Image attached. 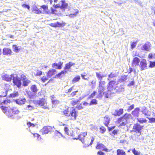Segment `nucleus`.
Here are the masks:
<instances>
[{
	"mask_svg": "<svg viewBox=\"0 0 155 155\" xmlns=\"http://www.w3.org/2000/svg\"><path fill=\"white\" fill-rule=\"evenodd\" d=\"M61 4L60 5V8L65 10L68 8V5L64 0H61Z\"/></svg>",
	"mask_w": 155,
	"mask_h": 155,
	"instance_id": "nucleus-26",
	"label": "nucleus"
},
{
	"mask_svg": "<svg viewBox=\"0 0 155 155\" xmlns=\"http://www.w3.org/2000/svg\"><path fill=\"white\" fill-rule=\"evenodd\" d=\"M140 62V59L138 58L137 57H134L133 58L132 61V66H137L139 65Z\"/></svg>",
	"mask_w": 155,
	"mask_h": 155,
	"instance_id": "nucleus-20",
	"label": "nucleus"
},
{
	"mask_svg": "<svg viewBox=\"0 0 155 155\" xmlns=\"http://www.w3.org/2000/svg\"><path fill=\"white\" fill-rule=\"evenodd\" d=\"M63 115L71 120H76L78 116V112L73 107H68L62 112Z\"/></svg>",
	"mask_w": 155,
	"mask_h": 155,
	"instance_id": "nucleus-2",
	"label": "nucleus"
},
{
	"mask_svg": "<svg viewBox=\"0 0 155 155\" xmlns=\"http://www.w3.org/2000/svg\"><path fill=\"white\" fill-rule=\"evenodd\" d=\"M19 111L16 107H13L9 109L7 113V115L9 117H12L14 115L18 114Z\"/></svg>",
	"mask_w": 155,
	"mask_h": 155,
	"instance_id": "nucleus-11",
	"label": "nucleus"
},
{
	"mask_svg": "<svg viewBox=\"0 0 155 155\" xmlns=\"http://www.w3.org/2000/svg\"><path fill=\"white\" fill-rule=\"evenodd\" d=\"M30 82V81L28 79L23 81V85L25 87L28 86Z\"/></svg>",
	"mask_w": 155,
	"mask_h": 155,
	"instance_id": "nucleus-39",
	"label": "nucleus"
},
{
	"mask_svg": "<svg viewBox=\"0 0 155 155\" xmlns=\"http://www.w3.org/2000/svg\"><path fill=\"white\" fill-rule=\"evenodd\" d=\"M106 82L105 81H102L100 80L99 82V85L105 86Z\"/></svg>",
	"mask_w": 155,
	"mask_h": 155,
	"instance_id": "nucleus-58",
	"label": "nucleus"
},
{
	"mask_svg": "<svg viewBox=\"0 0 155 155\" xmlns=\"http://www.w3.org/2000/svg\"><path fill=\"white\" fill-rule=\"evenodd\" d=\"M138 41H133L131 42L130 48L133 49L136 47Z\"/></svg>",
	"mask_w": 155,
	"mask_h": 155,
	"instance_id": "nucleus-40",
	"label": "nucleus"
},
{
	"mask_svg": "<svg viewBox=\"0 0 155 155\" xmlns=\"http://www.w3.org/2000/svg\"><path fill=\"white\" fill-rule=\"evenodd\" d=\"M27 125L29 127H34L35 126V125L30 122H28L27 123Z\"/></svg>",
	"mask_w": 155,
	"mask_h": 155,
	"instance_id": "nucleus-60",
	"label": "nucleus"
},
{
	"mask_svg": "<svg viewBox=\"0 0 155 155\" xmlns=\"http://www.w3.org/2000/svg\"><path fill=\"white\" fill-rule=\"evenodd\" d=\"M30 89L31 91L34 93H37L38 91V89L35 84L31 85L30 87Z\"/></svg>",
	"mask_w": 155,
	"mask_h": 155,
	"instance_id": "nucleus-29",
	"label": "nucleus"
},
{
	"mask_svg": "<svg viewBox=\"0 0 155 155\" xmlns=\"http://www.w3.org/2000/svg\"><path fill=\"white\" fill-rule=\"evenodd\" d=\"M137 121L140 123H146L147 120L145 119L140 118L137 119Z\"/></svg>",
	"mask_w": 155,
	"mask_h": 155,
	"instance_id": "nucleus-47",
	"label": "nucleus"
},
{
	"mask_svg": "<svg viewBox=\"0 0 155 155\" xmlns=\"http://www.w3.org/2000/svg\"><path fill=\"white\" fill-rule=\"evenodd\" d=\"M33 103L35 105L42 106L44 109H48L49 107L47 105V101L45 98H40L38 100H34Z\"/></svg>",
	"mask_w": 155,
	"mask_h": 155,
	"instance_id": "nucleus-4",
	"label": "nucleus"
},
{
	"mask_svg": "<svg viewBox=\"0 0 155 155\" xmlns=\"http://www.w3.org/2000/svg\"><path fill=\"white\" fill-rule=\"evenodd\" d=\"M18 95L19 94L18 92L15 91L11 94L9 95V96L11 97H15L18 96Z\"/></svg>",
	"mask_w": 155,
	"mask_h": 155,
	"instance_id": "nucleus-38",
	"label": "nucleus"
},
{
	"mask_svg": "<svg viewBox=\"0 0 155 155\" xmlns=\"http://www.w3.org/2000/svg\"><path fill=\"white\" fill-rule=\"evenodd\" d=\"M57 12V10L55 8H53V7L50 8V11L48 10L47 12V14L48 15H51L56 13Z\"/></svg>",
	"mask_w": 155,
	"mask_h": 155,
	"instance_id": "nucleus-31",
	"label": "nucleus"
},
{
	"mask_svg": "<svg viewBox=\"0 0 155 155\" xmlns=\"http://www.w3.org/2000/svg\"><path fill=\"white\" fill-rule=\"evenodd\" d=\"M99 130L100 132L101 133H104L106 131V128L103 126H101L99 128Z\"/></svg>",
	"mask_w": 155,
	"mask_h": 155,
	"instance_id": "nucleus-53",
	"label": "nucleus"
},
{
	"mask_svg": "<svg viewBox=\"0 0 155 155\" xmlns=\"http://www.w3.org/2000/svg\"><path fill=\"white\" fill-rule=\"evenodd\" d=\"M63 62L61 61H60L58 64L57 63H54L52 64V66L53 68L56 67V68L57 69L60 70L61 69Z\"/></svg>",
	"mask_w": 155,
	"mask_h": 155,
	"instance_id": "nucleus-18",
	"label": "nucleus"
},
{
	"mask_svg": "<svg viewBox=\"0 0 155 155\" xmlns=\"http://www.w3.org/2000/svg\"><path fill=\"white\" fill-rule=\"evenodd\" d=\"M34 12L36 14H40L42 13V11L40 10L39 9L36 7L34 8L33 10Z\"/></svg>",
	"mask_w": 155,
	"mask_h": 155,
	"instance_id": "nucleus-43",
	"label": "nucleus"
},
{
	"mask_svg": "<svg viewBox=\"0 0 155 155\" xmlns=\"http://www.w3.org/2000/svg\"><path fill=\"white\" fill-rule=\"evenodd\" d=\"M131 117L130 114L126 113L124 115L118 118L117 122L120 124V126H124L127 123V120Z\"/></svg>",
	"mask_w": 155,
	"mask_h": 155,
	"instance_id": "nucleus-3",
	"label": "nucleus"
},
{
	"mask_svg": "<svg viewBox=\"0 0 155 155\" xmlns=\"http://www.w3.org/2000/svg\"><path fill=\"white\" fill-rule=\"evenodd\" d=\"M64 130L67 134L72 137L73 139H79L82 142L85 139V137L87 134V132L85 131L79 134L80 133L79 129L78 128H70L69 129L68 127H64Z\"/></svg>",
	"mask_w": 155,
	"mask_h": 155,
	"instance_id": "nucleus-1",
	"label": "nucleus"
},
{
	"mask_svg": "<svg viewBox=\"0 0 155 155\" xmlns=\"http://www.w3.org/2000/svg\"><path fill=\"white\" fill-rule=\"evenodd\" d=\"M141 112L146 117L150 116V112L145 107H143L142 109Z\"/></svg>",
	"mask_w": 155,
	"mask_h": 155,
	"instance_id": "nucleus-15",
	"label": "nucleus"
},
{
	"mask_svg": "<svg viewBox=\"0 0 155 155\" xmlns=\"http://www.w3.org/2000/svg\"><path fill=\"white\" fill-rule=\"evenodd\" d=\"M140 110V109L138 107L136 108L132 112V114L134 116L137 117L139 116Z\"/></svg>",
	"mask_w": 155,
	"mask_h": 155,
	"instance_id": "nucleus-27",
	"label": "nucleus"
},
{
	"mask_svg": "<svg viewBox=\"0 0 155 155\" xmlns=\"http://www.w3.org/2000/svg\"><path fill=\"white\" fill-rule=\"evenodd\" d=\"M140 67L141 71L147 68V61L146 60L143 59L140 61Z\"/></svg>",
	"mask_w": 155,
	"mask_h": 155,
	"instance_id": "nucleus-14",
	"label": "nucleus"
},
{
	"mask_svg": "<svg viewBox=\"0 0 155 155\" xmlns=\"http://www.w3.org/2000/svg\"><path fill=\"white\" fill-rule=\"evenodd\" d=\"M127 79V76H123L121 77L119 79V81L120 82H124Z\"/></svg>",
	"mask_w": 155,
	"mask_h": 155,
	"instance_id": "nucleus-51",
	"label": "nucleus"
},
{
	"mask_svg": "<svg viewBox=\"0 0 155 155\" xmlns=\"http://www.w3.org/2000/svg\"><path fill=\"white\" fill-rule=\"evenodd\" d=\"M155 66V62L151 61L150 62V65L149 67L150 68H153Z\"/></svg>",
	"mask_w": 155,
	"mask_h": 155,
	"instance_id": "nucleus-57",
	"label": "nucleus"
},
{
	"mask_svg": "<svg viewBox=\"0 0 155 155\" xmlns=\"http://www.w3.org/2000/svg\"><path fill=\"white\" fill-rule=\"evenodd\" d=\"M1 108L4 113H6L7 112V107L3 106V105L1 106Z\"/></svg>",
	"mask_w": 155,
	"mask_h": 155,
	"instance_id": "nucleus-61",
	"label": "nucleus"
},
{
	"mask_svg": "<svg viewBox=\"0 0 155 155\" xmlns=\"http://www.w3.org/2000/svg\"><path fill=\"white\" fill-rule=\"evenodd\" d=\"M134 104H132L127 109V110L128 111H130L134 109Z\"/></svg>",
	"mask_w": 155,
	"mask_h": 155,
	"instance_id": "nucleus-59",
	"label": "nucleus"
},
{
	"mask_svg": "<svg viewBox=\"0 0 155 155\" xmlns=\"http://www.w3.org/2000/svg\"><path fill=\"white\" fill-rule=\"evenodd\" d=\"M36 73H34V74L35 76H40L42 74V72L41 71L39 70H36Z\"/></svg>",
	"mask_w": 155,
	"mask_h": 155,
	"instance_id": "nucleus-45",
	"label": "nucleus"
},
{
	"mask_svg": "<svg viewBox=\"0 0 155 155\" xmlns=\"http://www.w3.org/2000/svg\"><path fill=\"white\" fill-rule=\"evenodd\" d=\"M78 90H77L76 91H74L72 92L70 95L69 97H73L75 96L76 94L78 92Z\"/></svg>",
	"mask_w": 155,
	"mask_h": 155,
	"instance_id": "nucleus-48",
	"label": "nucleus"
},
{
	"mask_svg": "<svg viewBox=\"0 0 155 155\" xmlns=\"http://www.w3.org/2000/svg\"><path fill=\"white\" fill-rule=\"evenodd\" d=\"M143 126L140 125L138 124H135L133 126V130L130 131V132L140 133L141 130L143 129Z\"/></svg>",
	"mask_w": 155,
	"mask_h": 155,
	"instance_id": "nucleus-10",
	"label": "nucleus"
},
{
	"mask_svg": "<svg viewBox=\"0 0 155 155\" xmlns=\"http://www.w3.org/2000/svg\"><path fill=\"white\" fill-rule=\"evenodd\" d=\"M57 27H63L66 24V23L64 21H62L61 23L59 22H57Z\"/></svg>",
	"mask_w": 155,
	"mask_h": 155,
	"instance_id": "nucleus-37",
	"label": "nucleus"
},
{
	"mask_svg": "<svg viewBox=\"0 0 155 155\" xmlns=\"http://www.w3.org/2000/svg\"><path fill=\"white\" fill-rule=\"evenodd\" d=\"M150 45L149 42H147L142 45L141 49L143 51H149L150 50Z\"/></svg>",
	"mask_w": 155,
	"mask_h": 155,
	"instance_id": "nucleus-19",
	"label": "nucleus"
},
{
	"mask_svg": "<svg viewBox=\"0 0 155 155\" xmlns=\"http://www.w3.org/2000/svg\"><path fill=\"white\" fill-rule=\"evenodd\" d=\"M20 79L21 80H22V81L24 80H25L27 78V77H26V76H25V75L24 74H22L20 76Z\"/></svg>",
	"mask_w": 155,
	"mask_h": 155,
	"instance_id": "nucleus-55",
	"label": "nucleus"
},
{
	"mask_svg": "<svg viewBox=\"0 0 155 155\" xmlns=\"http://www.w3.org/2000/svg\"><path fill=\"white\" fill-rule=\"evenodd\" d=\"M52 129V128L51 126H45L41 129V132L43 134H47L51 131Z\"/></svg>",
	"mask_w": 155,
	"mask_h": 155,
	"instance_id": "nucleus-12",
	"label": "nucleus"
},
{
	"mask_svg": "<svg viewBox=\"0 0 155 155\" xmlns=\"http://www.w3.org/2000/svg\"><path fill=\"white\" fill-rule=\"evenodd\" d=\"M49 25L53 27L56 28L57 27V22L49 24Z\"/></svg>",
	"mask_w": 155,
	"mask_h": 155,
	"instance_id": "nucleus-62",
	"label": "nucleus"
},
{
	"mask_svg": "<svg viewBox=\"0 0 155 155\" xmlns=\"http://www.w3.org/2000/svg\"><path fill=\"white\" fill-rule=\"evenodd\" d=\"M14 76V74H11L10 75L6 74H3L1 76L2 80L7 82H10L12 80V78Z\"/></svg>",
	"mask_w": 155,
	"mask_h": 155,
	"instance_id": "nucleus-9",
	"label": "nucleus"
},
{
	"mask_svg": "<svg viewBox=\"0 0 155 155\" xmlns=\"http://www.w3.org/2000/svg\"><path fill=\"white\" fill-rule=\"evenodd\" d=\"M57 73V71L55 69L49 70L46 73V75L49 78H51Z\"/></svg>",
	"mask_w": 155,
	"mask_h": 155,
	"instance_id": "nucleus-16",
	"label": "nucleus"
},
{
	"mask_svg": "<svg viewBox=\"0 0 155 155\" xmlns=\"http://www.w3.org/2000/svg\"><path fill=\"white\" fill-rule=\"evenodd\" d=\"M96 76L99 80H101L102 78L104 77L103 75H102L101 74L98 72H96Z\"/></svg>",
	"mask_w": 155,
	"mask_h": 155,
	"instance_id": "nucleus-46",
	"label": "nucleus"
},
{
	"mask_svg": "<svg viewBox=\"0 0 155 155\" xmlns=\"http://www.w3.org/2000/svg\"><path fill=\"white\" fill-rule=\"evenodd\" d=\"M104 91H101L98 90L99 94L98 95H97V97L98 98H101L103 96V93L104 94V93H103Z\"/></svg>",
	"mask_w": 155,
	"mask_h": 155,
	"instance_id": "nucleus-50",
	"label": "nucleus"
},
{
	"mask_svg": "<svg viewBox=\"0 0 155 155\" xmlns=\"http://www.w3.org/2000/svg\"><path fill=\"white\" fill-rule=\"evenodd\" d=\"M75 64L74 63L72 62L71 61L69 62L68 63L65 64L64 68V70L66 71L67 69H70L71 66L73 65H74Z\"/></svg>",
	"mask_w": 155,
	"mask_h": 155,
	"instance_id": "nucleus-25",
	"label": "nucleus"
},
{
	"mask_svg": "<svg viewBox=\"0 0 155 155\" xmlns=\"http://www.w3.org/2000/svg\"><path fill=\"white\" fill-rule=\"evenodd\" d=\"M12 82L14 86H16L19 88L21 87V81L18 76L15 77L14 76L12 79Z\"/></svg>",
	"mask_w": 155,
	"mask_h": 155,
	"instance_id": "nucleus-8",
	"label": "nucleus"
},
{
	"mask_svg": "<svg viewBox=\"0 0 155 155\" xmlns=\"http://www.w3.org/2000/svg\"><path fill=\"white\" fill-rule=\"evenodd\" d=\"M98 87V90L99 91H104V90L105 89V86L99 85Z\"/></svg>",
	"mask_w": 155,
	"mask_h": 155,
	"instance_id": "nucleus-56",
	"label": "nucleus"
},
{
	"mask_svg": "<svg viewBox=\"0 0 155 155\" xmlns=\"http://www.w3.org/2000/svg\"><path fill=\"white\" fill-rule=\"evenodd\" d=\"M104 125L106 127H108V126L109 124L110 121L109 117L108 115H106L104 117Z\"/></svg>",
	"mask_w": 155,
	"mask_h": 155,
	"instance_id": "nucleus-22",
	"label": "nucleus"
},
{
	"mask_svg": "<svg viewBox=\"0 0 155 155\" xmlns=\"http://www.w3.org/2000/svg\"><path fill=\"white\" fill-rule=\"evenodd\" d=\"M94 140V137L92 136L90 138H86L84 140L83 142H82V143L86 147H89L92 144Z\"/></svg>",
	"mask_w": 155,
	"mask_h": 155,
	"instance_id": "nucleus-7",
	"label": "nucleus"
},
{
	"mask_svg": "<svg viewBox=\"0 0 155 155\" xmlns=\"http://www.w3.org/2000/svg\"><path fill=\"white\" fill-rule=\"evenodd\" d=\"M124 113V110L122 108H120L118 110H115L114 115L115 116H119Z\"/></svg>",
	"mask_w": 155,
	"mask_h": 155,
	"instance_id": "nucleus-21",
	"label": "nucleus"
},
{
	"mask_svg": "<svg viewBox=\"0 0 155 155\" xmlns=\"http://www.w3.org/2000/svg\"><path fill=\"white\" fill-rule=\"evenodd\" d=\"M41 8L43 9L44 12L47 14V12L48 11V5H43L41 6Z\"/></svg>",
	"mask_w": 155,
	"mask_h": 155,
	"instance_id": "nucleus-33",
	"label": "nucleus"
},
{
	"mask_svg": "<svg viewBox=\"0 0 155 155\" xmlns=\"http://www.w3.org/2000/svg\"><path fill=\"white\" fill-rule=\"evenodd\" d=\"M10 103L9 100H4L3 102L1 103L0 104L2 105L7 104Z\"/></svg>",
	"mask_w": 155,
	"mask_h": 155,
	"instance_id": "nucleus-49",
	"label": "nucleus"
},
{
	"mask_svg": "<svg viewBox=\"0 0 155 155\" xmlns=\"http://www.w3.org/2000/svg\"><path fill=\"white\" fill-rule=\"evenodd\" d=\"M124 88L123 85H121L116 90V92L118 93H120L124 91Z\"/></svg>",
	"mask_w": 155,
	"mask_h": 155,
	"instance_id": "nucleus-34",
	"label": "nucleus"
},
{
	"mask_svg": "<svg viewBox=\"0 0 155 155\" xmlns=\"http://www.w3.org/2000/svg\"><path fill=\"white\" fill-rule=\"evenodd\" d=\"M67 73V71L65 70L61 71L59 73L56 74L55 76V78H60L62 77L61 75L63 74H64Z\"/></svg>",
	"mask_w": 155,
	"mask_h": 155,
	"instance_id": "nucleus-30",
	"label": "nucleus"
},
{
	"mask_svg": "<svg viewBox=\"0 0 155 155\" xmlns=\"http://www.w3.org/2000/svg\"><path fill=\"white\" fill-rule=\"evenodd\" d=\"M12 48L13 51L15 53H18L20 51V49L18 46L16 45H12Z\"/></svg>",
	"mask_w": 155,
	"mask_h": 155,
	"instance_id": "nucleus-32",
	"label": "nucleus"
},
{
	"mask_svg": "<svg viewBox=\"0 0 155 155\" xmlns=\"http://www.w3.org/2000/svg\"><path fill=\"white\" fill-rule=\"evenodd\" d=\"M81 79V78L80 76L78 75L76 77H74L72 80V82L73 83H75L77 82H78Z\"/></svg>",
	"mask_w": 155,
	"mask_h": 155,
	"instance_id": "nucleus-35",
	"label": "nucleus"
},
{
	"mask_svg": "<svg viewBox=\"0 0 155 155\" xmlns=\"http://www.w3.org/2000/svg\"><path fill=\"white\" fill-rule=\"evenodd\" d=\"M81 75L82 78L84 80H87L89 78V77L88 76L87 74L85 72L83 74H81Z\"/></svg>",
	"mask_w": 155,
	"mask_h": 155,
	"instance_id": "nucleus-36",
	"label": "nucleus"
},
{
	"mask_svg": "<svg viewBox=\"0 0 155 155\" xmlns=\"http://www.w3.org/2000/svg\"><path fill=\"white\" fill-rule=\"evenodd\" d=\"M5 87L1 89L0 94L2 97H6L7 94V92L10 88V85L8 84L4 85Z\"/></svg>",
	"mask_w": 155,
	"mask_h": 155,
	"instance_id": "nucleus-6",
	"label": "nucleus"
},
{
	"mask_svg": "<svg viewBox=\"0 0 155 155\" xmlns=\"http://www.w3.org/2000/svg\"><path fill=\"white\" fill-rule=\"evenodd\" d=\"M118 83L115 80H112L110 81L107 86L108 91H111L114 90L117 87Z\"/></svg>",
	"mask_w": 155,
	"mask_h": 155,
	"instance_id": "nucleus-5",
	"label": "nucleus"
},
{
	"mask_svg": "<svg viewBox=\"0 0 155 155\" xmlns=\"http://www.w3.org/2000/svg\"><path fill=\"white\" fill-rule=\"evenodd\" d=\"M96 93V92L95 91H94L89 96V98H92L94 97Z\"/></svg>",
	"mask_w": 155,
	"mask_h": 155,
	"instance_id": "nucleus-64",
	"label": "nucleus"
},
{
	"mask_svg": "<svg viewBox=\"0 0 155 155\" xmlns=\"http://www.w3.org/2000/svg\"><path fill=\"white\" fill-rule=\"evenodd\" d=\"M12 51L9 48H5L3 49L2 54L4 55H10L12 54Z\"/></svg>",
	"mask_w": 155,
	"mask_h": 155,
	"instance_id": "nucleus-17",
	"label": "nucleus"
},
{
	"mask_svg": "<svg viewBox=\"0 0 155 155\" xmlns=\"http://www.w3.org/2000/svg\"><path fill=\"white\" fill-rule=\"evenodd\" d=\"M97 104V101L95 99H92L89 103V105H96Z\"/></svg>",
	"mask_w": 155,
	"mask_h": 155,
	"instance_id": "nucleus-42",
	"label": "nucleus"
},
{
	"mask_svg": "<svg viewBox=\"0 0 155 155\" xmlns=\"http://www.w3.org/2000/svg\"><path fill=\"white\" fill-rule=\"evenodd\" d=\"M116 76L115 74H114L112 72H111L108 75V78H107V80L110 81L111 80V78H114Z\"/></svg>",
	"mask_w": 155,
	"mask_h": 155,
	"instance_id": "nucleus-41",
	"label": "nucleus"
},
{
	"mask_svg": "<svg viewBox=\"0 0 155 155\" xmlns=\"http://www.w3.org/2000/svg\"><path fill=\"white\" fill-rule=\"evenodd\" d=\"M84 107L83 106L82 103L80 104L79 105H77L76 108L78 110H80L84 108Z\"/></svg>",
	"mask_w": 155,
	"mask_h": 155,
	"instance_id": "nucleus-52",
	"label": "nucleus"
},
{
	"mask_svg": "<svg viewBox=\"0 0 155 155\" xmlns=\"http://www.w3.org/2000/svg\"><path fill=\"white\" fill-rule=\"evenodd\" d=\"M26 101V99L25 98L22 99H17L15 100V102L16 103L20 105H21L25 104Z\"/></svg>",
	"mask_w": 155,
	"mask_h": 155,
	"instance_id": "nucleus-24",
	"label": "nucleus"
},
{
	"mask_svg": "<svg viewBox=\"0 0 155 155\" xmlns=\"http://www.w3.org/2000/svg\"><path fill=\"white\" fill-rule=\"evenodd\" d=\"M96 148L97 149H101L103 151H104L107 152L109 151V150L105 147V146L103 144L99 142L97 143Z\"/></svg>",
	"mask_w": 155,
	"mask_h": 155,
	"instance_id": "nucleus-13",
	"label": "nucleus"
},
{
	"mask_svg": "<svg viewBox=\"0 0 155 155\" xmlns=\"http://www.w3.org/2000/svg\"><path fill=\"white\" fill-rule=\"evenodd\" d=\"M48 78H49V77H48L47 76H45L41 78V80L42 82L45 83L48 80Z\"/></svg>",
	"mask_w": 155,
	"mask_h": 155,
	"instance_id": "nucleus-44",
	"label": "nucleus"
},
{
	"mask_svg": "<svg viewBox=\"0 0 155 155\" xmlns=\"http://www.w3.org/2000/svg\"><path fill=\"white\" fill-rule=\"evenodd\" d=\"M79 12V10L77 9H73L71 11L69 16L71 17H75Z\"/></svg>",
	"mask_w": 155,
	"mask_h": 155,
	"instance_id": "nucleus-23",
	"label": "nucleus"
},
{
	"mask_svg": "<svg viewBox=\"0 0 155 155\" xmlns=\"http://www.w3.org/2000/svg\"><path fill=\"white\" fill-rule=\"evenodd\" d=\"M22 6L25 8H26L28 9L29 10L30 8V7L28 5H26L25 4H23L22 5Z\"/></svg>",
	"mask_w": 155,
	"mask_h": 155,
	"instance_id": "nucleus-63",
	"label": "nucleus"
},
{
	"mask_svg": "<svg viewBox=\"0 0 155 155\" xmlns=\"http://www.w3.org/2000/svg\"><path fill=\"white\" fill-rule=\"evenodd\" d=\"M80 101V100L72 99H71V101H70V104L72 106H75L78 104V103Z\"/></svg>",
	"mask_w": 155,
	"mask_h": 155,
	"instance_id": "nucleus-28",
	"label": "nucleus"
},
{
	"mask_svg": "<svg viewBox=\"0 0 155 155\" xmlns=\"http://www.w3.org/2000/svg\"><path fill=\"white\" fill-rule=\"evenodd\" d=\"M133 153L135 155H140V153L137 150H136L135 148H134L132 150Z\"/></svg>",
	"mask_w": 155,
	"mask_h": 155,
	"instance_id": "nucleus-54",
	"label": "nucleus"
}]
</instances>
